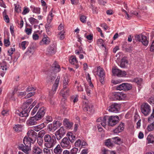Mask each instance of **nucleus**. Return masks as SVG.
Returning a JSON list of instances; mask_svg holds the SVG:
<instances>
[{"mask_svg": "<svg viewBox=\"0 0 154 154\" xmlns=\"http://www.w3.org/2000/svg\"><path fill=\"white\" fill-rule=\"evenodd\" d=\"M75 53L76 55H79V57L80 59H82L84 58L82 54H85V51H83L82 48L81 47H80L78 49L75 50Z\"/></svg>", "mask_w": 154, "mask_h": 154, "instance_id": "22", "label": "nucleus"}, {"mask_svg": "<svg viewBox=\"0 0 154 154\" xmlns=\"http://www.w3.org/2000/svg\"><path fill=\"white\" fill-rule=\"evenodd\" d=\"M33 154H41L42 153V150L38 146H34L32 148Z\"/></svg>", "mask_w": 154, "mask_h": 154, "instance_id": "31", "label": "nucleus"}, {"mask_svg": "<svg viewBox=\"0 0 154 154\" xmlns=\"http://www.w3.org/2000/svg\"><path fill=\"white\" fill-rule=\"evenodd\" d=\"M87 17L85 16L82 15L80 17V20L83 23H85L86 22Z\"/></svg>", "mask_w": 154, "mask_h": 154, "instance_id": "60", "label": "nucleus"}, {"mask_svg": "<svg viewBox=\"0 0 154 154\" xmlns=\"http://www.w3.org/2000/svg\"><path fill=\"white\" fill-rule=\"evenodd\" d=\"M132 88L131 85L128 83H123L117 86L116 89L119 90L127 91L130 90Z\"/></svg>", "mask_w": 154, "mask_h": 154, "instance_id": "10", "label": "nucleus"}, {"mask_svg": "<svg viewBox=\"0 0 154 154\" xmlns=\"http://www.w3.org/2000/svg\"><path fill=\"white\" fill-rule=\"evenodd\" d=\"M112 72L114 75H116L119 77L125 76L127 75L126 72L122 71L116 68L112 69Z\"/></svg>", "mask_w": 154, "mask_h": 154, "instance_id": "11", "label": "nucleus"}, {"mask_svg": "<svg viewBox=\"0 0 154 154\" xmlns=\"http://www.w3.org/2000/svg\"><path fill=\"white\" fill-rule=\"evenodd\" d=\"M143 44L145 46H147L148 44V42L147 40L146 36L143 35L142 36V41H141Z\"/></svg>", "mask_w": 154, "mask_h": 154, "instance_id": "37", "label": "nucleus"}, {"mask_svg": "<svg viewBox=\"0 0 154 154\" xmlns=\"http://www.w3.org/2000/svg\"><path fill=\"white\" fill-rule=\"evenodd\" d=\"M125 95L122 92H115L112 93V97L114 100H120L124 99Z\"/></svg>", "mask_w": 154, "mask_h": 154, "instance_id": "9", "label": "nucleus"}, {"mask_svg": "<svg viewBox=\"0 0 154 154\" xmlns=\"http://www.w3.org/2000/svg\"><path fill=\"white\" fill-rule=\"evenodd\" d=\"M147 140L148 143H154V137L152 135H148L147 138Z\"/></svg>", "mask_w": 154, "mask_h": 154, "instance_id": "40", "label": "nucleus"}, {"mask_svg": "<svg viewBox=\"0 0 154 154\" xmlns=\"http://www.w3.org/2000/svg\"><path fill=\"white\" fill-rule=\"evenodd\" d=\"M37 142L39 146L42 145L43 143V139L42 137H38L37 138Z\"/></svg>", "mask_w": 154, "mask_h": 154, "instance_id": "49", "label": "nucleus"}, {"mask_svg": "<svg viewBox=\"0 0 154 154\" xmlns=\"http://www.w3.org/2000/svg\"><path fill=\"white\" fill-rule=\"evenodd\" d=\"M44 139L45 142L44 146L47 148H51L53 147L57 143V141L54 136L52 137V138L49 135L46 134L44 136Z\"/></svg>", "mask_w": 154, "mask_h": 154, "instance_id": "2", "label": "nucleus"}, {"mask_svg": "<svg viewBox=\"0 0 154 154\" xmlns=\"http://www.w3.org/2000/svg\"><path fill=\"white\" fill-rule=\"evenodd\" d=\"M125 124L121 122L114 130L113 132L114 133L118 134L123 131L125 128Z\"/></svg>", "mask_w": 154, "mask_h": 154, "instance_id": "19", "label": "nucleus"}, {"mask_svg": "<svg viewBox=\"0 0 154 154\" xmlns=\"http://www.w3.org/2000/svg\"><path fill=\"white\" fill-rule=\"evenodd\" d=\"M32 101L33 100L32 98L27 100L23 104L22 107L23 110L21 111L19 110L17 111L16 112V114L21 117H24V119H26V118L28 116V113L29 112H27V109Z\"/></svg>", "mask_w": 154, "mask_h": 154, "instance_id": "1", "label": "nucleus"}, {"mask_svg": "<svg viewBox=\"0 0 154 154\" xmlns=\"http://www.w3.org/2000/svg\"><path fill=\"white\" fill-rule=\"evenodd\" d=\"M28 20L30 23L32 24H38L39 23V21L37 19L33 17H31L28 19Z\"/></svg>", "mask_w": 154, "mask_h": 154, "instance_id": "41", "label": "nucleus"}, {"mask_svg": "<svg viewBox=\"0 0 154 154\" xmlns=\"http://www.w3.org/2000/svg\"><path fill=\"white\" fill-rule=\"evenodd\" d=\"M60 79V76H58L53 85L52 89L49 92V96L48 97V100L50 102V103L51 104H53L54 103L52 100V96L55 94L56 92L58 85Z\"/></svg>", "mask_w": 154, "mask_h": 154, "instance_id": "4", "label": "nucleus"}, {"mask_svg": "<svg viewBox=\"0 0 154 154\" xmlns=\"http://www.w3.org/2000/svg\"><path fill=\"white\" fill-rule=\"evenodd\" d=\"M3 14L4 16V20L7 23L9 22V19L8 16L6 14V12L4 11L3 12Z\"/></svg>", "mask_w": 154, "mask_h": 154, "instance_id": "51", "label": "nucleus"}, {"mask_svg": "<svg viewBox=\"0 0 154 154\" xmlns=\"http://www.w3.org/2000/svg\"><path fill=\"white\" fill-rule=\"evenodd\" d=\"M50 42V40L49 38L46 35H44L42 40L39 42V44L41 45H48Z\"/></svg>", "mask_w": 154, "mask_h": 154, "instance_id": "17", "label": "nucleus"}, {"mask_svg": "<svg viewBox=\"0 0 154 154\" xmlns=\"http://www.w3.org/2000/svg\"><path fill=\"white\" fill-rule=\"evenodd\" d=\"M15 51V48H11L8 51V55L11 56V55L13 54V52Z\"/></svg>", "mask_w": 154, "mask_h": 154, "instance_id": "64", "label": "nucleus"}, {"mask_svg": "<svg viewBox=\"0 0 154 154\" xmlns=\"http://www.w3.org/2000/svg\"><path fill=\"white\" fill-rule=\"evenodd\" d=\"M39 107L38 105H37L34 108L33 110H32L31 114L33 116L35 114L37 111Z\"/></svg>", "mask_w": 154, "mask_h": 154, "instance_id": "52", "label": "nucleus"}, {"mask_svg": "<svg viewBox=\"0 0 154 154\" xmlns=\"http://www.w3.org/2000/svg\"><path fill=\"white\" fill-rule=\"evenodd\" d=\"M27 134L28 137L32 139V142H34L35 140L36 139L37 136V133L32 130L29 129L28 130Z\"/></svg>", "mask_w": 154, "mask_h": 154, "instance_id": "16", "label": "nucleus"}, {"mask_svg": "<svg viewBox=\"0 0 154 154\" xmlns=\"http://www.w3.org/2000/svg\"><path fill=\"white\" fill-rule=\"evenodd\" d=\"M37 102V101L36 100L33 103H32V104L30 105L29 107L28 108V109H27V112H30V110L32 109V108L35 106L36 103Z\"/></svg>", "mask_w": 154, "mask_h": 154, "instance_id": "58", "label": "nucleus"}, {"mask_svg": "<svg viewBox=\"0 0 154 154\" xmlns=\"http://www.w3.org/2000/svg\"><path fill=\"white\" fill-rule=\"evenodd\" d=\"M128 63V61L127 60L125 59H122L121 60L120 66L121 68H125L127 66Z\"/></svg>", "mask_w": 154, "mask_h": 154, "instance_id": "36", "label": "nucleus"}, {"mask_svg": "<svg viewBox=\"0 0 154 154\" xmlns=\"http://www.w3.org/2000/svg\"><path fill=\"white\" fill-rule=\"evenodd\" d=\"M96 73L97 74L101 79L100 81L102 83L105 76V73L103 69L100 66L98 67Z\"/></svg>", "mask_w": 154, "mask_h": 154, "instance_id": "15", "label": "nucleus"}, {"mask_svg": "<svg viewBox=\"0 0 154 154\" xmlns=\"http://www.w3.org/2000/svg\"><path fill=\"white\" fill-rule=\"evenodd\" d=\"M2 69L4 71H6L7 69V64L5 62H4L3 63L0 65Z\"/></svg>", "mask_w": 154, "mask_h": 154, "instance_id": "47", "label": "nucleus"}, {"mask_svg": "<svg viewBox=\"0 0 154 154\" xmlns=\"http://www.w3.org/2000/svg\"><path fill=\"white\" fill-rule=\"evenodd\" d=\"M54 11L53 8H52L49 12L47 18L48 23H51L52 21L53 17L54 16V15L53 14V12H54Z\"/></svg>", "mask_w": 154, "mask_h": 154, "instance_id": "32", "label": "nucleus"}, {"mask_svg": "<svg viewBox=\"0 0 154 154\" xmlns=\"http://www.w3.org/2000/svg\"><path fill=\"white\" fill-rule=\"evenodd\" d=\"M69 89L68 88L66 89L63 88L60 92V94L64 98L69 95Z\"/></svg>", "mask_w": 154, "mask_h": 154, "instance_id": "30", "label": "nucleus"}, {"mask_svg": "<svg viewBox=\"0 0 154 154\" xmlns=\"http://www.w3.org/2000/svg\"><path fill=\"white\" fill-rule=\"evenodd\" d=\"M14 130L17 132L22 131L23 130V125H15L14 127Z\"/></svg>", "mask_w": 154, "mask_h": 154, "instance_id": "33", "label": "nucleus"}, {"mask_svg": "<svg viewBox=\"0 0 154 154\" xmlns=\"http://www.w3.org/2000/svg\"><path fill=\"white\" fill-rule=\"evenodd\" d=\"M82 141L80 139H78L75 142V146L76 147H79L81 145Z\"/></svg>", "mask_w": 154, "mask_h": 154, "instance_id": "56", "label": "nucleus"}, {"mask_svg": "<svg viewBox=\"0 0 154 154\" xmlns=\"http://www.w3.org/2000/svg\"><path fill=\"white\" fill-rule=\"evenodd\" d=\"M62 151L61 146L58 144L54 149L53 151L54 154H61Z\"/></svg>", "mask_w": 154, "mask_h": 154, "instance_id": "28", "label": "nucleus"}, {"mask_svg": "<svg viewBox=\"0 0 154 154\" xmlns=\"http://www.w3.org/2000/svg\"><path fill=\"white\" fill-rule=\"evenodd\" d=\"M120 109L119 105L116 103L112 104L108 108V110L109 112L117 113L119 112Z\"/></svg>", "mask_w": 154, "mask_h": 154, "instance_id": "14", "label": "nucleus"}, {"mask_svg": "<svg viewBox=\"0 0 154 154\" xmlns=\"http://www.w3.org/2000/svg\"><path fill=\"white\" fill-rule=\"evenodd\" d=\"M30 8L33 13L37 14H39L40 13V8L35 7L32 5L31 6Z\"/></svg>", "mask_w": 154, "mask_h": 154, "instance_id": "35", "label": "nucleus"}, {"mask_svg": "<svg viewBox=\"0 0 154 154\" xmlns=\"http://www.w3.org/2000/svg\"><path fill=\"white\" fill-rule=\"evenodd\" d=\"M71 143L67 137H64L62 140L60 145L64 149H69L71 147Z\"/></svg>", "mask_w": 154, "mask_h": 154, "instance_id": "6", "label": "nucleus"}, {"mask_svg": "<svg viewBox=\"0 0 154 154\" xmlns=\"http://www.w3.org/2000/svg\"><path fill=\"white\" fill-rule=\"evenodd\" d=\"M32 29H30L26 28L25 29V31L27 34L28 35H30L32 32Z\"/></svg>", "mask_w": 154, "mask_h": 154, "instance_id": "61", "label": "nucleus"}, {"mask_svg": "<svg viewBox=\"0 0 154 154\" xmlns=\"http://www.w3.org/2000/svg\"><path fill=\"white\" fill-rule=\"evenodd\" d=\"M78 150V148L74 147L71 150L70 154H77Z\"/></svg>", "mask_w": 154, "mask_h": 154, "instance_id": "54", "label": "nucleus"}, {"mask_svg": "<svg viewBox=\"0 0 154 154\" xmlns=\"http://www.w3.org/2000/svg\"><path fill=\"white\" fill-rule=\"evenodd\" d=\"M70 79L67 75H65L64 78L63 82V88L64 89L68 88V87L69 84Z\"/></svg>", "mask_w": 154, "mask_h": 154, "instance_id": "27", "label": "nucleus"}, {"mask_svg": "<svg viewBox=\"0 0 154 154\" xmlns=\"http://www.w3.org/2000/svg\"><path fill=\"white\" fill-rule=\"evenodd\" d=\"M46 125L43 123L39 125L34 127L33 129L34 130L36 131H38L42 128L45 127Z\"/></svg>", "mask_w": 154, "mask_h": 154, "instance_id": "34", "label": "nucleus"}, {"mask_svg": "<svg viewBox=\"0 0 154 154\" xmlns=\"http://www.w3.org/2000/svg\"><path fill=\"white\" fill-rule=\"evenodd\" d=\"M148 101L150 104L154 106V96H152L149 98Z\"/></svg>", "mask_w": 154, "mask_h": 154, "instance_id": "53", "label": "nucleus"}, {"mask_svg": "<svg viewBox=\"0 0 154 154\" xmlns=\"http://www.w3.org/2000/svg\"><path fill=\"white\" fill-rule=\"evenodd\" d=\"M105 144L108 147H112L113 146V143L111 142L110 139H108L106 141Z\"/></svg>", "mask_w": 154, "mask_h": 154, "instance_id": "44", "label": "nucleus"}, {"mask_svg": "<svg viewBox=\"0 0 154 154\" xmlns=\"http://www.w3.org/2000/svg\"><path fill=\"white\" fill-rule=\"evenodd\" d=\"M20 149L26 154H29L31 151L30 146L21 144L19 146Z\"/></svg>", "mask_w": 154, "mask_h": 154, "instance_id": "18", "label": "nucleus"}, {"mask_svg": "<svg viewBox=\"0 0 154 154\" xmlns=\"http://www.w3.org/2000/svg\"><path fill=\"white\" fill-rule=\"evenodd\" d=\"M32 139L26 137H25L24 138L23 140V142L25 145H27L28 146H30L31 143H33L34 142H32Z\"/></svg>", "mask_w": 154, "mask_h": 154, "instance_id": "29", "label": "nucleus"}, {"mask_svg": "<svg viewBox=\"0 0 154 154\" xmlns=\"http://www.w3.org/2000/svg\"><path fill=\"white\" fill-rule=\"evenodd\" d=\"M97 122L99 123L98 125H101L102 126L105 128L106 125V116H104L103 117H101L98 118L96 120Z\"/></svg>", "mask_w": 154, "mask_h": 154, "instance_id": "20", "label": "nucleus"}, {"mask_svg": "<svg viewBox=\"0 0 154 154\" xmlns=\"http://www.w3.org/2000/svg\"><path fill=\"white\" fill-rule=\"evenodd\" d=\"M45 113V108L42 107L39 109L35 116H36L37 118L40 120L44 116Z\"/></svg>", "mask_w": 154, "mask_h": 154, "instance_id": "23", "label": "nucleus"}, {"mask_svg": "<svg viewBox=\"0 0 154 154\" xmlns=\"http://www.w3.org/2000/svg\"><path fill=\"white\" fill-rule=\"evenodd\" d=\"M35 50L34 49L33 47H29L28 48L25 53L28 55H32L34 52Z\"/></svg>", "mask_w": 154, "mask_h": 154, "instance_id": "38", "label": "nucleus"}, {"mask_svg": "<svg viewBox=\"0 0 154 154\" xmlns=\"http://www.w3.org/2000/svg\"><path fill=\"white\" fill-rule=\"evenodd\" d=\"M52 69L53 73L52 75H50L49 73L47 78V82H51L54 81L55 79L54 74L55 73L60 72V70L59 65L56 62H54L52 64Z\"/></svg>", "mask_w": 154, "mask_h": 154, "instance_id": "3", "label": "nucleus"}, {"mask_svg": "<svg viewBox=\"0 0 154 154\" xmlns=\"http://www.w3.org/2000/svg\"><path fill=\"white\" fill-rule=\"evenodd\" d=\"M86 78L87 80L89 82L90 87L93 88L94 87L93 85L91 82V77H90V75L88 73L86 74Z\"/></svg>", "mask_w": 154, "mask_h": 154, "instance_id": "43", "label": "nucleus"}, {"mask_svg": "<svg viewBox=\"0 0 154 154\" xmlns=\"http://www.w3.org/2000/svg\"><path fill=\"white\" fill-rule=\"evenodd\" d=\"M63 124L67 129H70L72 128L73 123L69 121L68 119H65L63 120Z\"/></svg>", "mask_w": 154, "mask_h": 154, "instance_id": "25", "label": "nucleus"}, {"mask_svg": "<svg viewBox=\"0 0 154 154\" xmlns=\"http://www.w3.org/2000/svg\"><path fill=\"white\" fill-rule=\"evenodd\" d=\"M15 11L17 13L20 12L21 10L20 8V6L18 5L14 4Z\"/></svg>", "mask_w": 154, "mask_h": 154, "instance_id": "55", "label": "nucleus"}, {"mask_svg": "<svg viewBox=\"0 0 154 154\" xmlns=\"http://www.w3.org/2000/svg\"><path fill=\"white\" fill-rule=\"evenodd\" d=\"M147 129L148 131H151L154 129V122L147 126Z\"/></svg>", "mask_w": 154, "mask_h": 154, "instance_id": "45", "label": "nucleus"}, {"mask_svg": "<svg viewBox=\"0 0 154 154\" xmlns=\"http://www.w3.org/2000/svg\"><path fill=\"white\" fill-rule=\"evenodd\" d=\"M141 110L142 113L145 116L149 115L151 110L150 106L147 103H144L141 106Z\"/></svg>", "mask_w": 154, "mask_h": 154, "instance_id": "7", "label": "nucleus"}, {"mask_svg": "<svg viewBox=\"0 0 154 154\" xmlns=\"http://www.w3.org/2000/svg\"><path fill=\"white\" fill-rule=\"evenodd\" d=\"M82 107L85 111L87 112L89 114H93L94 112L93 106L89 103L87 100L86 102H83Z\"/></svg>", "mask_w": 154, "mask_h": 154, "instance_id": "5", "label": "nucleus"}, {"mask_svg": "<svg viewBox=\"0 0 154 154\" xmlns=\"http://www.w3.org/2000/svg\"><path fill=\"white\" fill-rule=\"evenodd\" d=\"M142 79L141 78H136L133 79V82L137 83L138 85H140L141 83Z\"/></svg>", "mask_w": 154, "mask_h": 154, "instance_id": "50", "label": "nucleus"}, {"mask_svg": "<svg viewBox=\"0 0 154 154\" xmlns=\"http://www.w3.org/2000/svg\"><path fill=\"white\" fill-rule=\"evenodd\" d=\"M66 136L69 140L72 143H73L76 140V138L75 136L70 132H69L67 133Z\"/></svg>", "mask_w": 154, "mask_h": 154, "instance_id": "26", "label": "nucleus"}, {"mask_svg": "<svg viewBox=\"0 0 154 154\" xmlns=\"http://www.w3.org/2000/svg\"><path fill=\"white\" fill-rule=\"evenodd\" d=\"M79 96L78 95H76L75 96H72L71 97V98L73 99V102L74 103L77 102L78 100Z\"/></svg>", "mask_w": 154, "mask_h": 154, "instance_id": "62", "label": "nucleus"}, {"mask_svg": "<svg viewBox=\"0 0 154 154\" xmlns=\"http://www.w3.org/2000/svg\"><path fill=\"white\" fill-rule=\"evenodd\" d=\"M52 119L51 117L50 116H47L45 118V121L44 123L46 125L47 124L52 122Z\"/></svg>", "mask_w": 154, "mask_h": 154, "instance_id": "48", "label": "nucleus"}, {"mask_svg": "<svg viewBox=\"0 0 154 154\" xmlns=\"http://www.w3.org/2000/svg\"><path fill=\"white\" fill-rule=\"evenodd\" d=\"M28 45V42L26 41H23L21 44H19L20 47L23 50H24Z\"/></svg>", "mask_w": 154, "mask_h": 154, "instance_id": "39", "label": "nucleus"}, {"mask_svg": "<svg viewBox=\"0 0 154 154\" xmlns=\"http://www.w3.org/2000/svg\"><path fill=\"white\" fill-rule=\"evenodd\" d=\"M10 42L9 39H5L4 41V44L6 46H8L10 45Z\"/></svg>", "mask_w": 154, "mask_h": 154, "instance_id": "63", "label": "nucleus"}, {"mask_svg": "<svg viewBox=\"0 0 154 154\" xmlns=\"http://www.w3.org/2000/svg\"><path fill=\"white\" fill-rule=\"evenodd\" d=\"M65 33L64 31H62L59 32L58 34V36L60 38V40H62L63 39L65 38V35L64 33Z\"/></svg>", "mask_w": 154, "mask_h": 154, "instance_id": "46", "label": "nucleus"}, {"mask_svg": "<svg viewBox=\"0 0 154 154\" xmlns=\"http://www.w3.org/2000/svg\"><path fill=\"white\" fill-rule=\"evenodd\" d=\"M119 118L118 116H111L109 117L108 120V125L113 126L116 125L119 122Z\"/></svg>", "mask_w": 154, "mask_h": 154, "instance_id": "8", "label": "nucleus"}, {"mask_svg": "<svg viewBox=\"0 0 154 154\" xmlns=\"http://www.w3.org/2000/svg\"><path fill=\"white\" fill-rule=\"evenodd\" d=\"M62 123L60 121H56L53 124V129L55 131L58 127H60Z\"/></svg>", "mask_w": 154, "mask_h": 154, "instance_id": "42", "label": "nucleus"}, {"mask_svg": "<svg viewBox=\"0 0 154 154\" xmlns=\"http://www.w3.org/2000/svg\"><path fill=\"white\" fill-rule=\"evenodd\" d=\"M142 35H136L135 36L136 40L139 42H141L142 41Z\"/></svg>", "mask_w": 154, "mask_h": 154, "instance_id": "59", "label": "nucleus"}, {"mask_svg": "<svg viewBox=\"0 0 154 154\" xmlns=\"http://www.w3.org/2000/svg\"><path fill=\"white\" fill-rule=\"evenodd\" d=\"M40 120L36 116L30 117L26 121V124L29 126L35 125L37 124V122Z\"/></svg>", "mask_w": 154, "mask_h": 154, "instance_id": "12", "label": "nucleus"}, {"mask_svg": "<svg viewBox=\"0 0 154 154\" xmlns=\"http://www.w3.org/2000/svg\"><path fill=\"white\" fill-rule=\"evenodd\" d=\"M29 11V8L25 7L24 8V9L22 14L23 15H25L28 13Z\"/></svg>", "mask_w": 154, "mask_h": 154, "instance_id": "57", "label": "nucleus"}, {"mask_svg": "<svg viewBox=\"0 0 154 154\" xmlns=\"http://www.w3.org/2000/svg\"><path fill=\"white\" fill-rule=\"evenodd\" d=\"M65 134V131L63 127H61L60 129L56 131L55 136L58 140H60Z\"/></svg>", "mask_w": 154, "mask_h": 154, "instance_id": "13", "label": "nucleus"}, {"mask_svg": "<svg viewBox=\"0 0 154 154\" xmlns=\"http://www.w3.org/2000/svg\"><path fill=\"white\" fill-rule=\"evenodd\" d=\"M69 62L70 63L73 65L75 66V68L76 69H78L79 67V62L76 57L75 56H72L69 58Z\"/></svg>", "mask_w": 154, "mask_h": 154, "instance_id": "21", "label": "nucleus"}, {"mask_svg": "<svg viewBox=\"0 0 154 154\" xmlns=\"http://www.w3.org/2000/svg\"><path fill=\"white\" fill-rule=\"evenodd\" d=\"M56 48L54 45L49 46L47 49V54L49 55L54 54L56 52Z\"/></svg>", "mask_w": 154, "mask_h": 154, "instance_id": "24", "label": "nucleus"}]
</instances>
